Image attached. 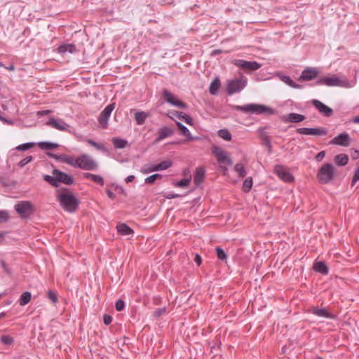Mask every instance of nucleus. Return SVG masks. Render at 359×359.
<instances>
[{"label": "nucleus", "mask_w": 359, "mask_h": 359, "mask_svg": "<svg viewBox=\"0 0 359 359\" xmlns=\"http://www.w3.org/2000/svg\"><path fill=\"white\" fill-rule=\"evenodd\" d=\"M47 154L57 161L68 164L75 168L84 170H95L98 167L97 162L88 154H81L76 158L65 154L48 153Z\"/></svg>", "instance_id": "obj_1"}, {"label": "nucleus", "mask_w": 359, "mask_h": 359, "mask_svg": "<svg viewBox=\"0 0 359 359\" xmlns=\"http://www.w3.org/2000/svg\"><path fill=\"white\" fill-rule=\"evenodd\" d=\"M233 109L237 111H242L245 114H273V109L259 104H247L243 106L235 105Z\"/></svg>", "instance_id": "obj_2"}, {"label": "nucleus", "mask_w": 359, "mask_h": 359, "mask_svg": "<svg viewBox=\"0 0 359 359\" xmlns=\"http://www.w3.org/2000/svg\"><path fill=\"white\" fill-rule=\"evenodd\" d=\"M57 199L62 208L69 212H75L79 204L77 198L72 193H60L57 196Z\"/></svg>", "instance_id": "obj_3"}, {"label": "nucleus", "mask_w": 359, "mask_h": 359, "mask_svg": "<svg viewBox=\"0 0 359 359\" xmlns=\"http://www.w3.org/2000/svg\"><path fill=\"white\" fill-rule=\"evenodd\" d=\"M318 85H325L327 86H339V87H348L349 82L347 79H341L335 75L332 76H323L319 78L316 81Z\"/></svg>", "instance_id": "obj_4"}, {"label": "nucleus", "mask_w": 359, "mask_h": 359, "mask_svg": "<svg viewBox=\"0 0 359 359\" xmlns=\"http://www.w3.org/2000/svg\"><path fill=\"white\" fill-rule=\"evenodd\" d=\"M334 175L333 165L325 163L319 169L317 177L321 184H327L334 178Z\"/></svg>", "instance_id": "obj_5"}, {"label": "nucleus", "mask_w": 359, "mask_h": 359, "mask_svg": "<svg viewBox=\"0 0 359 359\" xmlns=\"http://www.w3.org/2000/svg\"><path fill=\"white\" fill-rule=\"evenodd\" d=\"M248 83V79L244 76L238 79L229 80L227 83L226 90L229 95H233L241 92Z\"/></svg>", "instance_id": "obj_6"}, {"label": "nucleus", "mask_w": 359, "mask_h": 359, "mask_svg": "<svg viewBox=\"0 0 359 359\" xmlns=\"http://www.w3.org/2000/svg\"><path fill=\"white\" fill-rule=\"evenodd\" d=\"M15 211L22 218L26 219L34 212V206L30 201H21L15 205Z\"/></svg>", "instance_id": "obj_7"}, {"label": "nucleus", "mask_w": 359, "mask_h": 359, "mask_svg": "<svg viewBox=\"0 0 359 359\" xmlns=\"http://www.w3.org/2000/svg\"><path fill=\"white\" fill-rule=\"evenodd\" d=\"M115 103L108 104L98 116V122L102 128H107L108 126V121L111 112L115 108Z\"/></svg>", "instance_id": "obj_8"}, {"label": "nucleus", "mask_w": 359, "mask_h": 359, "mask_svg": "<svg viewBox=\"0 0 359 359\" xmlns=\"http://www.w3.org/2000/svg\"><path fill=\"white\" fill-rule=\"evenodd\" d=\"M273 172L280 180L285 182H292L294 180L293 175L287 170V168L282 165H275Z\"/></svg>", "instance_id": "obj_9"}, {"label": "nucleus", "mask_w": 359, "mask_h": 359, "mask_svg": "<svg viewBox=\"0 0 359 359\" xmlns=\"http://www.w3.org/2000/svg\"><path fill=\"white\" fill-rule=\"evenodd\" d=\"M163 97L167 102L175 107L181 109H186L187 107V104L185 102L177 100L176 97L167 89L163 90Z\"/></svg>", "instance_id": "obj_10"}, {"label": "nucleus", "mask_w": 359, "mask_h": 359, "mask_svg": "<svg viewBox=\"0 0 359 359\" xmlns=\"http://www.w3.org/2000/svg\"><path fill=\"white\" fill-rule=\"evenodd\" d=\"M297 132L301 135L323 136L327 134V130L325 128H299Z\"/></svg>", "instance_id": "obj_11"}, {"label": "nucleus", "mask_w": 359, "mask_h": 359, "mask_svg": "<svg viewBox=\"0 0 359 359\" xmlns=\"http://www.w3.org/2000/svg\"><path fill=\"white\" fill-rule=\"evenodd\" d=\"M233 64L243 69L250 71H255L261 67V64L258 63L256 61H245L243 60H234Z\"/></svg>", "instance_id": "obj_12"}, {"label": "nucleus", "mask_w": 359, "mask_h": 359, "mask_svg": "<svg viewBox=\"0 0 359 359\" xmlns=\"http://www.w3.org/2000/svg\"><path fill=\"white\" fill-rule=\"evenodd\" d=\"M312 104L316 107L318 112L325 117H330L333 114V109L323 104L318 100H313Z\"/></svg>", "instance_id": "obj_13"}, {"label": "nucleus", "mask_w": 359, "mask_h": 359, "mask_svg": "<svg viewBox=\"0 0 359 359\" xmlns=\"http://www.w3.org/2000/svg\"><path fill=\"white\" fill-rule=\"evenodd\" d=\"M330 144L342 147H348L351 144V137L346 133H340L339 135L334 137L330 142Z\"/></svg>", "instance_id": "obj_14"}, {"label": "nucleus", "mask_w": 359, "mask_h": 359, "mask_svg": "<svg viewBox=\"0 0 359 359\" xmlns=\"http://www.w3.org/2000/svg\"><path fill=\"white\" fill-rule=\"evenodd\" d=\"M212 154L217 158V160L220 163H228L231 165L232 161L230 158H228L227 154L225 151H224L222 148L219 147H214L212 148Z\"/></svg>", "instance_id": "obj_15"}, {"label": "nucleus", "mask_w": 359, "mask_h": 359, "mask_svg": "<svg viewBox=\"0 0 359 359\" xmlns=\"http://www.w3.org/2000/svg\"><path fill=\"white\" fill-rule=\"evenodd\" d=\"M53 173L54 175L57 176L58 184L60 183H63L67 185H71L74 183L73 177L66 172L55 170Z\"/></svg>", "instance_id": "obj_16"}, {"label": "nucleus", "mask_w": 359, "mask_h": 359, "mask_svg": "<svg viewBox=\"0 0 359 359\" xmlns=\"http://www.w3.org/2000/svg\"><path fill=\"white\" fill-rule=\"evenodd\" d=\"M174 130L168 126H163L158 130V136L155 139L154 142L158 143L161 140L172 136Z\"/></svg>", "instance_id": "obj_17"}, {"label": "nucleus", "mask_w": 359, "mask_h": 359, "mask_svg": "<svg viewBox=\"0 0 359 359\" xmlns=\"http://www.w3.org/2000/svg\"><path fill=\"white\" fill-rule=\"evenodd\" d=\"M48 126H50L59 130L65 131L69 127V125L62 119H56L50 118L46 123Z\"/></svg>", "instance_id": "obj_18"}, {"label": "nucleus", "mask_w": 359, "mask_h": 359, "mask_svg": "<svg viewBox=\"0 0 359 359\" xmlns=\"http://www.w3.org/2000/svg\"><path fill=\"white\" fill-rule=\"evenodd\" d=\"M318 72L315 68H307L304 69L300 76L302 81H311L318 76Z\"/></svg>", "instance_id": "obj_19"}, {"label": "nucleus", "mask_w": 359, "mask_h": 359, "mask_svg": "<svg viewBox=\"0 0 359 359\" xmlns=\"http://www.w3.org/2000/svg\"><path fill=\"white\" fill-rule=\"evenodd\" d=\"M312 313L318 317H323L325 318L335 319L337 318L336 315L329 312L325 308H314L312 311Z\"/></svg>", "instance_id": "obj_20"}, {"label": "nucleus", "mask_w": 359, "mask_h": 359, "mask_svg": "<svg viewBox=\"0 0 359 359\" xmlns=\"http://www.w3.org/2000/svg\"><path fill=\"white\" fill-rule=\"evenodd\" d=\"M205 175V170L203 167H198L195 170L194 182L196 186H199L203 181Z\"/></svg>", "instance_id": "obj_21"}, {"label": "nucleus", "mask_w": 359, "mask_h": 359, "mask_svg": "<svg viewBox=\"0 0 359 359\" xmlns=\"http://www.w3.org/2000/svg\"><path fill=\"white\" fill-rule=\"evenodd\" d=\"M306 117L304 115L297 114V113H290L284 116L283 120L287 123H299L303 121Z\"/></svg>", "instance_id": "obj_22"}, {"label": "nucleus", "mask_w": 359, "mask_h": 359, "mask_svg": "<svg viewBox=\"0 0 359 359\" xmlns=\"http://www.w3.org/2000/svg\"><path fill=\"white\" fill-rule=\"evenodd\" d=\"M313 269L323 275H327L329 269L324 262H315L313 265Z\"/></svg>", "instance_id": "obj_23"}, {"label": "nucleus", "mask_w": 359, "mask_h": 359, "mask_svg": "<svg viewBox=\"0 0 359 359\" xmlns=\"http://www.w3.org/2000/svg\"><path fill=\"white\" fill-rule=\"evenodd\" d=\"M74 53L76 52V46L73 43L62 44L57 48V53L64 54L65 53Z\"/></svg>", "instance_id": "obj_24"}, {"label": "nucleus", "mask_w": 359, "mask_h": 359, "mask_svg": "<svg viewBox=\"0 0 359 359\" xmlns=\"http://www.w3.org/2000/svg\"><path fill=\"white\" fill-rule=\"evenodd\" d=\"M83 177L90 180L93 182L100 184V186H103L104 183L103 177L98 175H95L90 172H85L83 173Z\"/></svg>", "instance_id": "obj_25"}, {"label": "nucleus", "mask_w": 359, "mask_h": 359, "mask_svg": "<svg viewBox=\"0 0 359 359\" xmlns=\"http://www.w3.org/2000/svg\"><path fill=\"white\" fill-rule=\"evenodd\" d=\"M176 125L179 130H180L181 135L187 137L188 140H194V139H196V137L191 136L189 130L182 123L177 121Z\"/></svg>", "instance_id": "obj_26"}, {"label": "nucleus", "mask_w": 359, "mask_h": 359, "mask_svg": "<svg viewBox=\"0 0 359 359\" xmlns=\"http://www.w3.org/2000/svg\"><path fill=\"white\" fill-rule=\"evenodd\" d=\"M116 229L118 232L123 236H128L133 233V230L124 223L118 224Z\"/></svg>", "instance_id": "obj_27"}, {"label": "nucleus", "mask_w": 359, "mask_h": 359, "mask_svg": "<svg viewBox=\"0 0 359 359\" xmlns=\"http://www.w3.org/2000/svg\"><path fill=\"white\" fill-rule=\"evenodd\" d=\"M149 114L144 111H137L135 114V120L137 125H143Z\"/></svg>", "instance_id": "obj_28"}, {"label": "nucleus", "mask_w": 359, "mask_h": 359, "mask_svg": "<svg viewBox=\"0 0 359 359\" xmlns=\"http://www.w3.org/2000/svg\"><path fill=\"white\" fill-rule=\"evenodd\" d=\"M334 161L338 165H346L348 162V156L345 154H340L335 156Z\"/></svg>", "instance_id": "obj_29"}, {"label": "nucleus", "mask_w": 359, "mask_h": 359, "mask_svg": "<svg viewBox=\"0 0 359 359\" xmlns=\"http://www.w3.org/2000/svg\"><path fill=\"white\" fill-rule=\"evenodd\" d=\"M172 165V161L170 159H167L165 161H163L160 163L155 165V169H156L157 171L159 170H165L168 168H170Z\"/></svg>", "instance_id": "obj_30"}, {"label": "nucleus", "mask_w": 359, "mask_h": 359, "mask_svg": "<svg viewBox=\"0 0 359 359\" xmlns=\"http://www.w3.org/2000/svg\"><path fill=\"white\" fill-rule=\"evenodd\" d=\"M38 145L39 148L43 150L55 149L58 147V144L57 143L49 142H40L38 143Z\"/></svg>", "instance_id": "obj_31"}, {"label": "nucleus", "mask_w": 359, "mask_h": 359, "mask_svg": "<svg viewBox=\"0 0 359 359\" xmlns=\"http://www.w3.org/2000/svg\"><path fill=\"white\" fill-rule=\"evenodd\" d=\"M220 87V81L218 78H215L211 83L209 91L212 95H216Z\"/></svg>", "instance_id": "obj_32"}, {"label": "nucleus", "mask_w": 359, "mask_h": 359, "mask_svg": "<svg viewBox=\"0 0 359 359\" xmlns=\"http://www.w3.org/2000/svg\"><path fill=\"white\" fill-rule=\"evenodd\" d=\"M112 142L116 149H123L126 147L128 142L126 140L114 137L112 139Z\"/></svg>", "instance_id": "obj_33"}, {"label": "nucleus", "mask_w": 359, "mask_h": 359, "mask_svg": "<svg viewBox=\"0 0 359 359\" xmlns=\"http://www.w3.org/2000/svg\"><path fill=\"white\" fill-rule=\"evenodd\" d=\"M32 294L29 292H24L20 297L19 303L21 306H25L30 302Z\"/></svg>", "instance_id": "obj_34"}, {"label": "nucleus", "mask_w": 359, "mask_h": 359, "mask_svg": "<svg viewBox=\"0 0 359 359\" xmlns=\"http://www.w3.org/2000/svg\"><path fill=\"white\" fill-rule=\"evenodd\" d=\"M252 184H253V182H252V177H247L244 182H243V191L245 193L248 192L252 187Z\"/></svg>", "instance_id": "obj_35"}, {"label": "nucleus", "mask_w": 359, "mask_h": 359, "mask_svg": "<svg viewBox=\"0 0 359 359\" xmlns=\"http://www.w3.org/2000/svg\"><path fill=\"white\" fill-rule=\"evenodd\" d=\"M218 135L222 139L230 141L231 140V134L227 129H221L218 131Z\"/></svg>", "instance_id": "obj_36"}, {"label": "nucleus", "mask_w": 359, "mask_h": 359, "mask_svg": "<svg viewBox=\"0 0 359 359\" xmlns=\"http://www.w3.org/2000/svg\"><path fill=\"white\" fill-rule=\"evenodd\" d=\"M154 171L157 170L156 169H155V165L153 164H146L144 166H142L140 169V172L143 174H147Z\"/></svg>", "instance_id": "obj_37"}, {"label": "nucleus", "mask_w": 359, "mask_h": 359, "mask_svg": "<svg viewBox=\"0 0 359 359\" xmlns=\"http://www.w3.org/2000/svg\"><path fill=\"white\" fill-rule=\"evenodd\" d=\"M235 170L238 173L239 177H244L246 175L245 168L242 163H237L234 167Z\"/></svg>", "instance_id": "obj_38"}, {"label": "nucleus", "mask_w": 359, "mask_h": 359, "mask_svg": "<svg viewBox=\"0 0 359 359\" xmlns=\"http://www.w3.org/2000/svg\"><path fill=\"white\" fill-rule=\"evenodd\" d=\"M216 254L217 258L221 261H225L227 259V255L226 252L223 250L220 247H217L215 248Z\"/></svg>", "instance_id": "obj_39"}, {"label": "nucleus", "mask_w": 359, "mask_h": 359, "mask_svg": "<svg viewBox=\"0 0 359 359\" xmlns=\"http://www.w3.org/2000/svg\"><path fill=\"white\" fill-rule=\"evenodd\" d=\"M86 142L97 150L106 151V148L103 144H99L91 139L87 140Z\"/></svg>", "instance_id": "obj_40"}, {"label": "nucleus", "mask_w": 359, "mask_h": 359, "mask_svg": "<svg viewBox=\"0 0 359 359\" xmlns=\"http://www.w3.org/2000/svg\"><path fill=\"white\" fill-rule=\"evenodd\" d=\"M43 179L45 181L49 182L53 186L58 187L57 176L55 175L54 177H53V176L46 175L43 177Z\"/></svg>", "instance_id": "obj_41"}, {"label": "nucleus", "mask_w": 359, "mask_h": 359, "mask_svg": "<svg viewBox=\"0 0 359 359\" xmlns=\"http://www.w3.org/2000/svg\"><path fill=\"white\" fill-rule=\"evenodd\" d=\"M34 145H35V143H34V142L24 143V144L18 145L16 147V149L18 151H26V150H28V149L32 148L33 147H34Z\"/></svg>", "instance_id": "obj_42"}, {"label": "nucleus", "mask_w": 359, "mask_h": 359, "mask_svg": "<svg viewBox=\"0 0 359 359\" xmlns=\"http://www.w3.org/2000/svg\"><path fill=\"white\" fill-rule=\"evenodd\" d=\"M191 182V176L187 178L182 179L175 184V187H187Z\"/></svg>", "instance_id": "obj_43"}, {"label": "nucleus", "mask_w": 359, "mask_h": 359, "mask_svg": "<svg viewBox=\"0 0 359 359\" xmlns=\"http://www.w3.org/2000/svg\"><path fill=\"white\" fill-rule=\"evenodd\" d=\"M161 178H162V175L161 174L156 173V174H154V175L145 178L144 183L148 184H152L156 180L161 179Z\"/></svg>", "instance_id": "obj_44"}, {"label": "nucleus", "mask_w": 359, "mask_h": 359, "mask_svg": "<svg viewBox=\"0 0 359 359\" xmlns=\"http://www.w3.org/2000/svg\"><path fill=\"white\" fill-rule=\"evenodd\" d=\"M47 295H48V299L53 303V304H57L58 302V298H57V292H54V291H52V290H48L47 292Z\"/></svg>", "instance_id": "obj_45"}, {"label": "nucleus", "mask_w": 359, "mask_h": 359, "mask_svg": "<svg viewBox=\"0 0 359 359\" xmlns=\"http://www.w3.org/2000/svg\"><path fill=\"white\" fill-rule=\"evenodd\" d=\"M263 144L266 147L269 154L272 152V146L269 136L265 135L262 137Z\"/></svg>", "instance_id": "obj_46"}, {"label": "nucleus", "mask_w": 359, "mask_h": 359, "mask_svg": "<svg viewBox=\"0 0 359 359\" xmlns=\"http://www.w3.org/2000/svg\"><path fill=\"white\" fill-rule=\"evenodd\" d=\"M1 343L5 345H11L13 343L14 339L12 337L8 335H3L0 339Z\"/></svg>", "instance_id": "obj_47"}, {"label": "nucleus", "mask_w": 359, "mask_h": 359, "mask_svg": "<svg viewBox=\"0 0 359 359\" xmlns=\"http://www.w3.org/2000/svg\"><path fill=\"white\" fill-rule=\"evenodd\" d=\"M282 81L292 88H297L299 86L291 79V78L289 76H283Z\"/></svg>", "instance_id": "obj_48"}, {"label": "nucleus", "mask_w": 359, "mask_h": 359, "mask_svg": "<svg viewBox=\"0 0 359 359\" xmlns=\"http://www.w3.org/2000/svg\"><path fill=\"white\" fill-rule=\"evenodd\" d=\"M9 219L8 212L6 210H0V223H4Z\"/></svg>", "instance_id": "obj_49"}, {"label": "nucleus", "mask_w": 359, "mask_h": 359, "mask_svg": "<svg viewBox=\"0 0 359 359\" xmlns=\"http://www.w3.org/2000/svg\"><path fill=\"white\" fill-rule=\"evenodd\" d=\"M32 159H33V157L32 156H28L25 157V158L22 159L18 163V166L20 167V168H23L27 163L31 162L32 161Z\"/></svg>", "instance_id": "obj_50"}, {"label": "nucleus", "mask_w": 359, "mask_h": 359, "mask_svg": "<svg viewBox=\"0 0 359 359\" xmlns=\"http://www.w3.org/2000/svg\"><path fill=\"white\" fill-rule=\"evenodd\" d=\"M183 114L184 113L182 112V111H171L168 114V116L169 118H170L171 119H174V117H176V118H181L182 115H183Z\"/></svg>", "instance_id": "obj_51"}, {"label": "nucleus", "mask_w": 359, "mask_h": 359, "mask_svg": "<svg viewBox=\"0 0 359 359\" xmlns=\"http://www.w3.org/2000/svg\"><path fill=\"white\" fill-rule=\"evenodd\" d=\"M115 307L118 311H121L124 309L125 302L122 299H118L116 302Z\"/></svg>", "instance_id": "obj_52"}, {"label": "nucleus", "mask_w": 359, "mask_h": 359, "mask_svg": "<svg viewBox=\"0 0 359 359\" xmlns=\"http://www.w3.org/2000/svg\"><path fill=\"white\" fill-rule=\"evenodd\" d=\"M181 118L183 119L187 124H188L189 126L194 125V121L191 116H189L185 114H183Z\"/></svg>", "instance_id": "obj_53"}, {"label": "nucleus", "mask_w": 359, "mask_h": 359, "mask_svg": "<svg viewBox=\"0 0 359 359\" xmlns=\"http://www.w3.org/2000/svg\"><path fill=\"white\" fill-rule=\"evenodd\" d=\"M359 181V165L357 170L355 172L354 176L351 181V186H354V184Z\"/></svg>", "instance_id": "obj_54"}, {"label": "nucleus", "mask_w": 359, "mask_h": 359, "mask_svg": "<svg viewBox=\"0 0 359 359\" xmlns=\"http://www.w3.org/2000/svg\"><path fill=\"white\" fill-rule=\"evenodd\" d=\"M112 320H113L112 317L109 315L104 314L103 316V321L106 325L111 324L112 322Z\"/></svg>", "instance_id": "obj_55"}, {"label": "nucleus", "mask_w": 359, "mask_h": 359, "mask_svg": "<svg viewBox=\"0 0 359 359\" xmlns=\"http://www.w3.org/2000/svg\"><path fill=\"white\" fill-rule=\"evenodd\" d=\"M325 156V151H320L316 156V159L317 161H321Z\"/></svg>", "instance_id": "obj_56"}, {"label": "nucleus", "mask_w": 359, "mask_h": 359, "mask_svg": "<svg viewBox=\"0 0 359 359\" xmlns=\"http://www.w3.org/2000/svg\"><path fill=\"white\" fill-rule=\"evenodd\" d=\"M0 120L2 121L4 123H8V124H12L13 123V121L7 120L6 118H5L3 116V113L1 111H0Z\"/></svg>", "instance_id": "obj_57"}, {"label": "nucleus", "mask_w": 359, "mask_h": 359, "mask_svg": "<svg viewBox=\"0 0 359 359\" xmlns=\"http://www.w3.org/2000/svg\"><path fill=\"white\" fill-rule=\"evenodd\" d=\"M194 261L199 266L201 264L202 259H201V256L197 254L195 256Z\"/></svg>", "instance_id": "obj_58"}, {"label": "nucleus", "mask_w": 359, "mask_h": 359, "mask_svg": "<svg viewBox=\"0 0 359 359\" xmlns=\"http://www.w3.org/2000/svg\"><path fill=\"white\" fill-rule=\"evenodd\" d=\"M165 311V309H156L155 311H154V315L156 316H160L163 313H164Z\"/></svg>", "instance_id": "obj_59"}, {"label": "nucleus", "mask_w": 359, "mask_h": 359, "mask_svg": "<svg viewBox=\"0 0 359 359\" xmlns=\"http://www.w3.org/2000/svg\"><path fill=\"white\" fill-rule=\"evenodd\" d=\"M351 156L353 159H357L359 158V151L354 150V151L351 154Z\"/></svg>", "instance_id": "obj_60"}, {"label": "nucleus", "mask_w": 359, "mask_h": 359, "mask_svg": "<svg viewBox=\"0 0 359 359\" xmlns=\"http://www.w3.org/2000/svg\"><path fill=\"white\" fill-rule=\"evenodd\" d=\"M134 180H135V176H134V175H131L128 176V177L126 178V183H129V182H133Z\"/></svg>", "instance_id": "obj_61"}, {"label": "nucleus", "mask_w": 359, "mask_h": 359, "mask_svg": "<svg viewBox=\"0 0 359 359\" xmlns=\"http://www.w3.org/2000/svg\"><path fill=\"white\" fill-rule=\"evenodd\" d=\"M107 194L108 197L111 199H114L116 196L115 194L110 190L107 191Z\"/></svg>", "instance_id": "obj_62"}, {"label": "nucleus", "mask_w": 359, "mask_h": 359, "mask_svg": "<svg viewBox=\"0 0 359 359\" xmlns=\"http://www.w3.org/2000/svg\"><path fill=\"white\" fill-rule=\"evenodd\" d=\"M5 69L9 70V71H13L15 69V67L13 65H11L10 66L8 67H6V66H3Z\"/></svg>", "instance_id": "obj_63"}, {"label": "nucleus", "mask_w": 359, "mask_h": 359, "mask_svg": "<svg viewBox=\"0 0 359 359\" xmlns=\"http://www.w3.org/2000/svg\"><path fill=\"white\" fill-rule=\"evenodd\" d=\"M353 123H357V124H359V115L357 116H355L352 121H351Z\"/></svg>", "instance_id": "obj_64"}]
</instances>
